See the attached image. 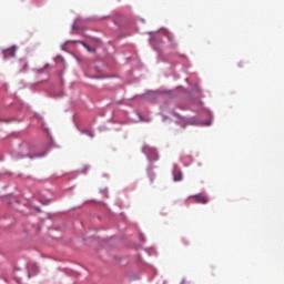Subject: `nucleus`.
I'll use <instances>...</instances> for the list:
<instances>
[{
  "instance_id": "nucleus-1",
  "label": "nucleus",
  "mask_w": 284,
  "mask_h": 284,
  "mask_svg": "<svg viewBox=\"0 0 284 284\" xmlns=\"http://www.w3.org/2000/svg\"><path fill=\"white\" fill-rule=\"evenodd\" d=\"M195 202L201 203L202 205H207L210 203V197L201 194L194 195Z\"/></svg>"
},
{
  "instance_id": "nucleus-2",
  "label": "nucleus",
  "mask_w": 284,
  "mask_h": 284,
  "mask_svg": "<svg viewBox=\"0 0 284 284\" xmlns=\"http://www.w3.org/2000/svg\"><path fill=\"white\" fill-rule=\"evenodd\" d=\"M17 52V47H11L7 50L3 51V54H4V59H10V57H14Z\"/></svg>"
},
{
  "instance_id": "nucleus-3",
  "label": "nucleus",
  "mask_w": 284,
  "mask_h": 284,
  "mask_svg": "<svg viewBox=\"0 0 284 284\" xmlns=\"http://www.w3.org/2000/svg\"><path fill=\"white\" fill-rule=\"evenodd\" d=\"M173 181L179 182L183 181V173L181 171H178L173 174Z\"/></svg>"
},
{
  "instance_id": "nucleus-4",
  "label": "nucleus",
  "mask_w": 284,
  "mask_h": 284,
  "mask_svg": "<svg viewBox=\"0 0 284 284\" xmlns=\"http://www.w3.org/2000/svg\"><path fill=\"white\" fill-rule=\"evenodd\" d=\"M84 48L88 50V52H94V49H92L90 45L87 43H83Z\"/></svg>"
},
{
  "instance_id": "nucleus-5",
  "label": "nucleus",
  "mask_w": 284,
  "mask_h": 284,
  "mask_svg": "<svg viewBox=\"0 0 284 284\" xmlns=\"http://www.w3.org/2000/svg\"><path fill=\"white\" fill-rule=\"evenodd\" d=\"M89 136H92V133L90 131H84Z\"/></svg>"
}]
</instances>
